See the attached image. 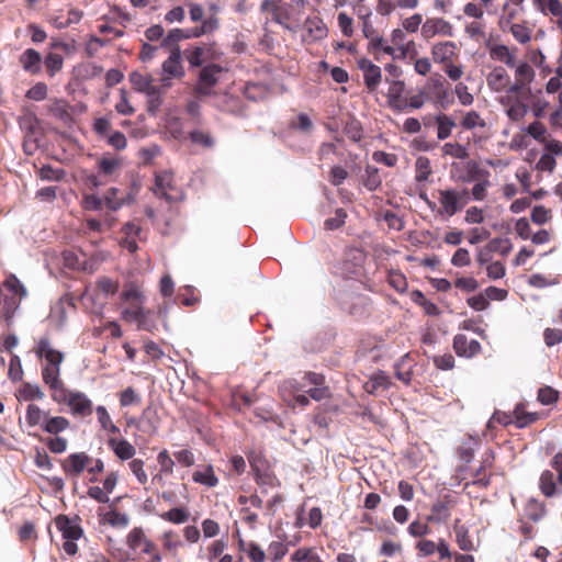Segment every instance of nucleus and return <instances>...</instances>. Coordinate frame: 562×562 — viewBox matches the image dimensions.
Wrapping results in <instances>:
<instances>
[{
	"instance_id": "obj_59",
	"label": "nucleus",
	"mask_w": 562,
	"mask_h": 562,
	"mask_svg": "<svg viewBox=\"0 0 562 562\" xmlns=\"http://www.w3.org/2000/svg\"><path fill=\"white\" fill-rule=\"evenodd\" d=\"M530 218L537 225H544L551 220V211L543 205H536L531 210Z\"/></svg>"
},
{
	"instance_id": "obj_15",
	"label": "nucleus",
	"mask_w": 562,
	"mask_h": 562,
	"mask_svg": "<svg viewBox=\"0 0 562 562\" xmlns=\"http://www.w3.org/2000/svg\"><path fill=\"white\" fill-rule=\"evenodd\" d=\"M60 367L61 366H43L42 368V379L45 385L48 387L50 392L52 400L59 395L63 390L66 387L64 382L60 379Z\"/></svg>"
},
{
	"instance_id": "obj_37",
	"label": "nucleus",
	"mask_w": 562,
	"mask_h": 562,
	"mask_svg": "<svg viewBox=\"0 0 562 562\" xmlns=\"http://www.w3.org/2000/svg\"><path fill=\"white\" fill-rule=\"evenodd\" d=\"M435 121L437 123V137L438 139L442 140L448 138L452 130L456 126V122L446 114H439L435 117Z\"/></svg>"
},
{
	"instance_id": "obj_43",
	"label": "nucleus",
	"mask_w": 562,
	"mask_h": 562,
	"mask_svg": "<svg viewBox=\"0 0 562 562\" xmlns=\"http://www.w3.org/2000/svg\"><path fill=\"white\" fill-rule=\"evenodd\" d=\"M537 419L538 414L526 412L524 405H517L514 409V422L518 428H524Z\"/></svg>"
},
{
	"instance_id": "obj_30",
	"label": "nucleus",
	"mask_w": 562,
	"mask_h": 562,
	"mask_svg": "<svg viewBox=\"0 0 562 562\" xmlns=\"http://www.w3.org/2000/svg\"><path fill=\"white\" fill-rule=\"evenodd\" d=\"M192 480L206 487H215L218 484V477L215 475L212 465H201L192 474Z\"/></svg>"
},
{
	"instance_id": "obj_16",
	"label": "nucleus",
	"mask_w": 562,
	"mask_h": 562,
	"mask_svg": "<svg viewBox=\"0 0 562 562\" xmlns=\"http://www.w3.org/2000/svg\"><path fill=\"white\" fill-rule=\"evenodd\" d=\"M35 352L38 358L45 360V366H61L64 361V353L55 349L46 337L37 341Z\"/></svg>"
},
{
	"instance_id": "obj_45",
	"label": "nucleus",
	"mask_w": 562,
	"mask_h": 562,
	"mask_svg": "<svg viewBox=\"0 0 562 562\" xmlns=\"http://www.w3.org/2000/svg\"><path fill=\"white\" fill-rule=\"evenodd\" d=\"M460 125L464 130H474L477 127L484 128V127H486V122L480 115V113H477L476 111H469V112L464 113V115L460 122Z\"/></svg>"
},
{
	"instance_id": "obj_56",
	"label": "nucleus",
	"mask_w": 562,
	"mask_h": 562,
	"mask_svg": "<svg viewBox=\"0 0 562 562\" xmlns=\"http://www.w3.org/2000/svg\"><path fill=\"white\" fill-rule=\"evenodd\" d=\"M210 48L203 45L195 46L188 55V61L191 67H199L206 60V54Z\"/></svg>"
},
{
	"instance_id": "obj_41",
	"label": "nucleus",
	"mask_w": 562,
	"mask_h": 562,
	"mask_svg": "<svg viewBox=\"0 0 562 562\" xmlns=\"http://www.w3.org/2000/svg\"><path fill=\"white\" fill-rule=\"evenodd\" d=\"M432 172L430 160L425 156H419L415 161V180L417 182L428 181Z\"/></svg>"
},
{
	"instance_id": "obj_7",
	"label": "nucleus",
	"mask_w": 562,
	"mask_h": 562,
	"mask_svg": "<svg viewBox=\"0 0 562 562\" xmlns=\"http://www.w3.org/2000/svg\"><path fill=\"white\" fill-rule=\"evenodd\" d=\"M557 158H562V142L559 139L546 140L535 168L539 171L552 173L557 168Z\"/></svg>"
},
{
	"instance_id": "obj_49",
	"label": "nucleus",
	"mask_w": 562,
	"mask_h": 562,
	"mask_svg": "<svg viewBox=\"0 0 562 562\" xmlns=\"http://www.w3.org/2000/svg\"><path fill=\"white\" fill-rule=\"evenodd\" d=\"M71 307L70 304L58 302L50 311L49 319L57 326L63 327L67 321V308Z\"/></svg>"
},
{
	"instance_id": "obj_24",
	"label": "nucleus",
	"mask_w": 562,
	"mask_h": 562,
	"mask_svg": "<svg viewBox=\"0 0 562 562\" xmlns=\"http://www.w3.org/2000/svg\"><path fill=\"white\" fill-rule=\"evenodd\" d=\"M128 79L133 89L136 92L144 94L145 97L159 88L158 86L154 85V78L150 74L132 71L128 76Z\"/></svg>"
},
{
	"instance_id": "obj_17",
	"label": "nucleus",
	"mask_w": 562,
	"mask_h": 562,
	"mask_svg": "<svg viewBox=\"0 0 562 562\" xmlns=\"http://www.w3.org/2000/svg\"><path fill=\"white\" fill-rule=\"evenodd\" d=\"M467 169L469 171H476L477 176L482 178L471 189L472 199L474 201H484L487 196V191L491 187V182L487 179L490 175L488 171L480 170L477 162L474 160H469L467 162Z\"/></svg>"
},
{
	"instance_id": "obj_63",
	"label": "nucleus",
	"mask_w": 562,
	"mask_h": 562,
	"mask_svg": "<svg viewBox=\"0 0 562 562\" xmlns=\"http://www.w3.org/2000/svg\"><path fill=\"white\" fill-rule=\"evenodd\" d=\"M48 87L44 82H37L26 91V98L33 101H43L47 98Z\"/></svg>"
},
{
	"instance_id": "obj_36",
	"label": "nucleus",
	"mask_w": 562,
	"mask_h": 562,
	"mask_svg": "<svg viewBox=\"0 0 562 562\" xmlns=\"http://www.w3.org/2000/svg\"><path fill=\"white\" fill-rule=\"evenodd\" d=\"M460 520H456L453 529L456 532V541L462 551H472L475 549L474 542L469 536V530L465 526L459 524Z\"/></svg>"
},
{
	"instance_id": "obj_58",
	"label": "nucleus",
	"mask_w": 562,
	"mask_h": 562,
	"mask_svg": "<svg viewBox=\"0 0 562 562\" xmlns=\"http://www.w3.org/2000/svg\"><path fill=\"white\" fill-rule=\"evenodd\" d=\"M190 139L192 143L200 145L205 148H211L214 145V138L207 132L202 130H194L190 133Z\"/></svg>"
},
{
	"instance_id": "obj_4",
	"label": "nucleus",
	"mask_w": 562,
	"mask_h": 562,
	"mask_svg": "<svg viewBox=\"0 0 562 562\" xmlns=\"http://www.w3.org/2000/svg\"><path fill=\"white\" fill-rule=\"evenodd\" d=\"M220 26V20L216 15H210L203 21V24L192 30L172 29L162 38L161 47H167L179 43L180 41L196 38L205 34L213 33Z\"/></svg>"
},
{
	"instance_id": "obj_42",
	"label": "nucleus",
	"mask_w": 562,
	"mask_h": 562,
	"mask_svg": "<svg viewBox=\"0 0 562 562\" xmlns=\"http://www.w3.org/2000/svg\"><path fill=\"white\" fill-rule=\"evenodd\" d=\"M289 551V544L283 540H273L268 546L267 559L279 562Z\"/></svg>"
},
{
	"instance_id": "obj_9",
	"label": "nucleus",
	"mask_w": 562,
	"mask_h": 562,
	"mask_svg": "<svg viewBox=\"0 0 562 562\" xmlns=\"http://www.w3.org/2000/svg\"><path fill=\"white\" fill-rule=\"evenodd\" d=\"M272 19L283 27L294 31L301 22L302 12L294 8V3H279V7L273 9Z\"/></svg>"
},
{
	"instance_id": "obj_20",
	"label": "nucleus",
	"mask_w": 562,
	"mask_h": 562,
	"mask_svg": "<svg viewBox=\"0 0 562 562\" xmlns=\"http://www.w3.org/2000/svg\"><path fill=\"white\" fill-rule=\"evenodd\" d=\"M222 67L217 65H207L205 66L199 76L198 80V91L200 93H209L211 89L217 83L220 79V75L222 72Z\"/></svg>"
},
{
	"instance_id": "obj_52",
	"label": "nucleus",
	"mask_w": 562,
	"mask_h": 562,
	"mask_svg": "<svg viewBox=\"0 0 562 562\" xmlns=\"http://www.w3.org/2000/svg\"><path fill=\"white\" fill-rule=\"evenodd\" d=\"M128 469L140 485H145L148 482L145 462L142 459H132L128 462Z\"/></svg>"
},
{
	"instance_id": "obj_28",
	"label": "nucleus",
	"mask_w": 562,
	"mask_h": 562,
	"mask_svg": "<svg viewBox=\"0 0 562 562\" xmlns=\"http://www.w3.org/2000/svg\"><path fill=\"white\" fill-rule=\"evenodd\" d=\"M48 415V411L41 408L38 405L30 404L25 409V422L29 427H40L43 430Z\"/></svg>"
},
{
	"instance_id": "obj_32",
	"label": "nucleus",
	"mask_w": 562,
	"mask_h": 562,
	"mask_svg": "<svg viewBox=\"0 0 562 562\" xmlns=\"http://www.w3.org/2000/svg\"><path fill=\"white\" fill-rule=\"evenodd\" d=\"M441 151L443 157H451L460 160H465L470 157L468 146L457 142L445 143L441 147Z\"/></svg>"
},
{
	"instance_id": "obj_12",
	"label": "nucleus",
	"mask_w": 562,
	"mask_h": 562,
	"mask_svg": "<svg viewBox=\"0 0 562 562\" xmlns=\"http://www.w3.org/2000/svg\"><path fill=\"white\" fill-rule=\"evenodd\" d=\"M486 83L491 91L495 93H504L507 94L513 87V81L510 79L507 70L502 66H495L486 76Z\"/></svg>"
},
{
	"instance_id": "obj_25",
	"label": "nucleus",
	"mask_w": 562,
	"mask_h": 562,
	"mask_svg": "<svg viewBox=\"0 0 562 562\" xmlns=\"http://www.w3.org/2000/svg\"><path fill=\"white\" fill-rule=\"evenodd\" d=\"M22 68L30 74H38L42 69V55L34 48L25 49L19 57Z\"/></svg>"
},
{
	"instance_id": "obj_3",
	"label": "nucleus",
	"mask_w": 562,
	"mask_h": 562,
	"mask_svg": "<svg viewBox=\"0 0 562 562\" xmlns=\"http://www.w3.org/2000/svg\"><path fill=\"white\" fill-rule=\"evenodd\" d=\"M58 405H66L69 413L77 417H88L93 412V404L91 398L83 392L78 390H70L67 386L63 392L53 398Z\"/></svg>"
},
{
	"instance_id": "obj_27",
	"label": "nucleus",
	"mask_w": 562,
	"mask_h": 562,
	"mask_svg": "<svg viewBox=\"0 0 562 562\" xmlns=\"http://www.w3.org/2000/svg\"><path fill=\"white\" fill-rule=\"evenodd\" d=\"M238 549L246 554L249 562H265L267 553L262 547L255 541L238 540Z\"/></svg>"
},
{
	"instance_id": "obj_23",
	"label": "nucleus",
	"mask_w": 562,
	"mask_h": 562,
	"mask_svg": "<svg viewBox=\"0 0 562 562\" xmlns=\"http://www.w3.org/2000/svg\"><path fill=\"white\" fill-rule=\"evenodd\" d=\"M127 546L130 549L136 551L139 550L143 553L154 552L156 546L146 537L145 532L140 528H134L127 536Z\"/></svg>"
},
{
	"instance_id": "obj_44",
	"label": "nucleus",
	"mask_w": 562,
	"mask_h": 562,
	"mask_svg": "<svg viewBox=\"0 0 562 562\" xmlns=\"http://www.w3.org/2000/svg\"><path fill=\"white\" fill-rule=\"evenodd\" d=\"M306 27L313 41L322 40L327 35V27L324 24V22L318 18L307 19Z\"/></svg>"
},
{
	"instance_id": "obj_39",
	"label": "nucleus",
	"mask_w": 562,
	"mask_h": 562,
	"mask_svg": "<svg viewBox=\"0 0 562 562\" xmlns=\"http://www.w3.org/2000/svg\"><path fill=\"white\" fill-rule=\"evenodd\" d=\"M160 518L175 525H181L190 519V513L184 507H173L162 513Z\"/></svg>"
},
{
	"instance_id": "obj_57",
	"label": "nucleus",
	"mask_w": 562,
	"mask_h": 562,
	"mask_svg": "<svg viewBox=\"0 0 562 562\" xmlns=\"http://www.w3.org/2000/svg\"><path fill=\"white\" fill-rule=\"evenodd\" d=\"M514 231L521 240H530L531 235L533 233L531 229V225L526 217H520L516 220Z\"/></svg>"
},
{
	"instance_id": "obj_47",
	"label": "nucleus",
	"mask_w": 562,
	"mask_h": 562,
	"mask_svg": "<svg viewBox=\"0 0 562 562\" xmlns=\"http://www.w3.org/2000/svg\"><path fill=\"white\" fill-rule=\"evenodd\" d=\"M162 104H164V97H162L161 88H158L155 91H151L150 94L146 95L147 112L151 116H156L159 113Z\"/></svg>"
},
{
	"instance_id": "obj_18",
	"label": "nucleus",
	"mask_w": 562,
	"mask_h": 562,
	"mask_svg": "<svg viewBox=\"0 0 562 562\" xmlns=\"http://www.w3.org/2000/svg\"><path fill=\"white\" fill-rule=\"evenodd\" d=\"M91 458L85 452H75L69 454L61 464V468L68 476H79L89 465Z\"/></svg>"
},
{
	"instance_id": "obj_62",
	"label": "nucleus",
	"mask_w": 562,
	"mask_h": 562,
	"mask_svg": "<svg viewBox=\"0 0 562 562\" xmlns=\"http://www.w3.org/2000/svg\"><path fill=\"white\" fill-rule=\"evenodd\" d=\"M115 110L122 115H132L135 112L134 106L130 103L128 94L125 89H120V101L115 104Z\"/></svg>"
},
{
	"instance_id": "obj_8",
	"label": "nucleus",
	"mask_w": 562,
	"mask_h": 562,
	"mask_svg": "<svg viewBox=\"0 0 562 562\" xmlns=\"http://www.w3.org/2000/svg\"><path fill=\"white\" fill-rule=\"evenodd\" d=\"M454 35V26L451 22L443 18L434 16L425 20L422 26V36L430 40L436 36L452 37Z\"/></svg>"
},
{
	"instance_id": "obj_6",
	"label": "nucleus",
	"mask_w": 562,
	"mask_h": 562,
	"mask_svg": "<svg viewBox=\"0 0 562 562\" xmlns=\"http://www.w3.org/2000/svg\"><path fill=\"white\" fill-rule=\"evenodd\" d=\"M469 202L468 191H457L454 189H446L439 191V213L443 216L451 217Z\"/></svg>"
},
{
	"instance_id": "obj_10",
	"label": "nucleus",
	"mask_w": 562,
	"mask_h": 562,
	"mask_svg": "<svg viewBox=\"0 0 562 562\" xmlns=\"http://www.w3.org/2000/svg\"><path fill=\"white\" fill-rule=\"evenodd\" d=\"M518 14L517 9H512L509 12L501 18L499 20V27L503 31L508 30L516 42L519 44H527L531 41V30L519 23H512V20Z\"/></svg>"
},
{
	"instance_id": "obj_51",
	"label": "nucleus",
	"mask_w": 562,
	"mask_h": 562,
	"mask_svg": "<svg viewBox=\"0 0 562 562\" xmlns=\"http://www.w3.org/2000/svg\"><path fill=\"white\" fill-rule=\"evenodd\" d=\"M44 65L46 67L48 76L54 77L57 72H59L63 69L64 58L59 54L49 53L46 55L44 59Z\"/></svg>"
},
{
	"instance_id": "obj_46",
	"label": "nucleus",
	"mask_w": 562,
	"mask_h": 562,
	"mask_svg": "<svg viewBox=\"0 0 562 562\" xmlns=\"http://www.w3.org/2000/svg\"><path fill=\"white\" fill-rule=\"evenodd\" d=\"M526 133L542 145H546V140H555V138L547 136L546 126L538 121L530 123L526 128Z\"/></svg>"
},
{
	"instance_id": "obj_55",
	"label": "nucleus",
	"mask_w": 562,
	"mask_h": 562,
	"mask_svg": "<svg viewBox=\"0 0 562 562\" xmlns=\"http://www.w3.org/2000/svg\"><path fill=\"white\" fill-rule=\"evenodd\" d=\"M40 177L46 181H61L66 177V172L61 168H53L49 165H44L40 169Z\"/></svg>"
},
{
	"instance_id": "obj_31",
	"label": "nucleus",
	"mask_w": 562,
	"mask_h": 562,
	"mask_svg": "<svg viewBox=\"0 0 562 562\" xmlns=\"http://www.w3.org/2000/svg\"><path fill=\"white\" fill-rule=\"evenodd\" d=\"M48 111L54 117L65 123H69L72 121L71 106L64 99L52 100L48 106Z\"/></svg>"
},
{
	"instance_id": "obj_11",
	"label": "nucleus",
	"mask_w": 562,
	"mask_h": 562,
	"mask_svg": "<svg viewBox=\"0 0 562 562\" xmlns=\"http://www.w3.org/2000/svg\"><path fill=\"white\" fill-rule=\"evenodd\" d=\"M387 90L385 93L389 106L394 111H403L407 108L404 99L406 85L401 79H386Z\"/></svg>"
},
{
	"instance_id": "obj_1",
	"label": "nucleus",
	"mask_w": 562,
	"mask_h": 562,
	"mask_svg": "<svg viewBox=\"0 0 562 562\" xmlns=\"http://www.w3.org/2000/svg\"><path fill=\"white\" fill-rule=\"evenodd\" d=\"M490 57L513 69V82L535 81L536 71L526 60H517L516 49L505 44L495 43L488 48Z\"/></svg>"
},
{
	"instance_id": "obj_26",
	"label": "nucleus",
	"mask_w": 562,
	"mask_h": 562,
	"mask_svg": "<svg viewBox=\"0 0 562 562\" xmlns=\"http://www.w3.org/2000/svg\"><path fill=\"white\" fill-rule=\"evenodd\" d=\"M108 446L121 461L132 460L136 453L135 447L126 439L109 438Z\"/></svg>"
},
{
	"instance_id": "obj_5",
	"label": "nucleus",
	"mask_w": 562,
	"mask_h": 562,
	"mask_svg": "<svg viewBox=\"0 0 562 562\" xmlns=\"http://www.w3.org/2000/svg\"><path fill=\"white\" fill-rule=\"evenodd\" d=\"M56 528L60 531L63 538L66 540L64 543V550L69 555H74L78 551L76 543L82 535L83 530L76 519H70L65 515H59L55 518Z\"/></svg>"
},
{
	"instance_id": "obj_64",
	"label": "nucleus",
	"mask_w": 562,
	"mask_h": 562,
	"mask_svg": "<svg viewBox=\"0 0 562 562\" xmlns=\"http://www.w3.org/2000/svg\"><path fill=\"white\" fill-rule=\"evenodd\" d=\"M8 375L14 382L21 381L23 378L21 359L18 355H13L10 359Z\"/></svg>"
},
{
	"instance_id": "obj_50",
	"label": "nucleus",
	"mask_w": 562,
	"mask_h": 562,
	"mask_svg": "<svg viewBox=\"0 0 562 562\" xmlns=\"http://www.w3.org/2000/svg\"><path fill=\"white\" fill-rule=\"evenodd\" d=\"M423 15L420 13H414L409 16L404 18L401 21V27L406 33H417L419 30L422 31V26L424 24Z\"/></svg>"
},
{
	"instance_id": "obj_35",
	"label": "nucleus",
	"mask_w": 562,
	"mask_h": 562,
	"mask_svg": "<svg viewBox=\"0 0 562 562\" xmlns=\"http://www.w3.org/2000/svg\"><path fill=\"white\" fill-rule=\"evenodd\" d=\"M70 427V422L64 416L48 415L43 431L49 435H58Z\"/></svg>"
},
{
	"instance_id": "obj_48",
	"label": "nucleus",
	"mask_w": 562,
	"mask_h": 562,
	"mask_svg": "<svg viewBox=\"0 0 562 562\" xmlns=\"http://www.w3.org/2000/svg\"><path fill=\"white\" fill-rule=\"evenodd\" d=\"M539 486L541 492L547 496L551 497L557 494V485L554 482V475L551 471H543L540 475Z\"/></svg>"
},
{
	"instance_id": "obj_2",
	"label": "nucleus",
	"mask_w": 562,
	"mask_h": 562,
	"mask_svg": "<svg viewBox=\"0 0 562 562\" xmlns=\"http://www.w3.org/2000/svg\"><path fill=\"white\" fill-rule=\"evenodd\" d=\"M533 81L513 82V87L507 94L501 97V104L506 108V114L513 121L522 120L528 111V101L531 98Z\"/></svg>"
},
{
	"instance_id": "obj_54",
	"label": "nucleus",
	"mask_w": 562,
	"mask_h": 562,
	"mask_svg": "<svg viewBox=\"0 0 562 562\" xmlns=\"http://www.w3.org/2000/svg\"><path fill=\"white\" fill-rule=\"evenodd\" d=\"M292 562H323L311 548H300L291 554Z\"/></svg>"
},
{
	"instance_id": "obj_40",
	"label": "nucleus",
	"mask_w": 562,
	"mask_h": 562,
	"mask_svg": "<svg viewBox=\"0 0 562 562\" xmlns=\"http://www.w3.org/2000/svg\"><path fill=\"white\" fill-rule=\"evenodd\" d=\"M390 384L389 376L384 372L379 371L372 374L370 381L366 383V390L369 393H374L380 390L384 391L390 387Z\"/></svg>"
},
{
	"instance_id": "obj_33",
	"label": "nucleus",
	"mask_w": 562,
	"mask_h": 562,
	"mask_svg": "<svg viewBox=\"0 0 562 562\" xmlns=\"http://www.w3.org/2000/svg\"><path fill=\"white\" fill-rule=\"evenodd\" d=\"M95 415L98 423L103 431L112 435L119 434L120 429L112 420V417L105 406L98 405L95 407Z\"/></svg>"
},
{
	"instance_id": "obj_19",
	"label": "nucleus",
	"mask_w": 562,
	"mask_h": 562,
	"mask_svg": "<svg viewBox=\"0 0 562 562\" xmlns=\"http://www.w3.org/2000/svg\"><path fill=\"white\" fill-rule=\"evenodd\" d=\"M154 192L158 198L166 199L168 201H173L179 198V194L172 184V175L167 171L160 172L156 176Z\"/></svg>"
},
{
	"instance_id": "obj_38",
	"label": "nucleus",
	"mask_w": 562,
	"mask_h": 562,
	"mask_svg": "<svg viewBox=\"0 0 562 562\" xmlns=\"http://www.w3.org/2000/svg\"><path fill=\"white\" fill-rule=\"evenodd\" d=\"M2 311L7 321L11 319L15 313V311L20 307L21 301L15 296L10 295L8 292H3L0 296Z\"/></svg>"
},
{
	"instance_id": "obj_21",
	"label": "nucleus",
	"mask_w": 562,
	"mask_h": 562,
	"mask_svg": "<svg viewBox=\"0 0 562 562\" xmlns=\"http://www.w3.org/2000/svg\"><path fill=\"white\" fill-rule=\"evenodd\" d=\"M160 71L178 79L184 76L186 71L182 65V54L178 45H176L169 57L162 63Z\"/></svg>"
},
{
	"instance_id": "obj_61",
	"label": "nucleus",
	"mask_w": 562,
	"mask_h": 562,
	"mask_svg": "<svg viewBox=\"0 0 562 562\" xmlns=\"http://www.w3.org/2000/svg\"><path fill=\"white\" fill-rule=\"evenodd\" d=\"M121 166V161L114 157H102L99 160L100 171L105 176H112Z\"/></svg>"
},
{
	"instance_id": "obj_29",
	"label": "nucleus",
	"mask_w": 562,
	"mask_h": 562,
	"mask_svg": "<svg viewBox=\"0 0 562 562\" xmlns=\"http://www.w3.org/2000/svg\"><path fill=\"white\" fill-rule=\"evenodd\" d=\"M19 402L42 401L45 397L44 392L36 383H23L15 393Z\"/></svg>"
},
{
	"instance_id": "obj_60",
	"label": "nucleus",
	"mask_w": 562,
	"mask_h": 562,
	"mask_svg": "<svg viewBox=\"0 0 562 562\" xmlns=\"http://www.w3.org/2000/svg\"><path fill=\"white\" fill-rule=\"evenodd\" d=\"M488 247L492 251H498L502 256H507L513 250V244L508 238H494L490 241Z\"/></svg>"
},
{
	"instance_id": "obj_14",
	"label": "nucleus",
	"mask_w": 562,
	"mask_h": 562,
	"mask_svg": "<svg viewBox=\"0 0 562 562\" xmlns=\"http://www.w3.org/2000/svg\"><path fill=\"white\" fill-rule=\"evenodd\" d=\"M432 60L439 65H446L458 55V45L452 41L438 42L431 45Z\"/></svg>"
},
{
	"instance_id": "obj_34",
	"label": "nucleus",
	"mask_w": 562,
	"mask_h": 562,
	"mask_svg": "<svg viewBox=\"0 0 562 562\" xmlns=\"http://www.w3.org/2000/svg\"><path fill=\"white\" fill-rule=\"evenodd\" d=\"M450 517V503L438 501L432 504L430 515L427 517L428 521L441 524L446 522Z\"/></svg>"
},
{
	"instance_id": "obj_53",
	"label": "nucleus",
	"mask_w": 562,
	"mask_h": 562,
	"mask_svg": "<svg viewBox=\"0 0 562 562\" xmlns=\"http://www.w3.org/2000/svg\"><path fill=\"white\" fill-rule=\"evenodd\" d=\"M453 93L458 99V102L463 106H471L474 103V95L470 92V89L463 82H458L453 89Z\"/></svg>"
},
{
	"instance_id": "obj_13",
	"label": "nucleus",
	"mask_w": 562,
	"mask_h": 562,
	"mask_svg": "<svg viewBox=\"0 0 562 562\" xmlns=\"http://www.w3.org/2000/svg\"><path fill=\"white\" fill-rule=\"evenodd\" d=\"M357 66L362 71L367 88L370 91H375L382 81L381 68L364 57L357 60Z\"/></svg>"
},
{
	"instance_id": "obj_22",
	"label": "nucleus",
	"mask_w": 562,
	"mask_h": 562,
	"mask_svg": "<svg viewBox=\"0 0 562 562\" xmlns=\"http://www.w3.org/2000/svg\"><path fill=\"white\" fill-rule=\"evenodd\" d=\"M453 349L459 357L472 358L481 351V344L475 339H468L463 334L453 338Z\"/></svg>"
}]
</instances>
